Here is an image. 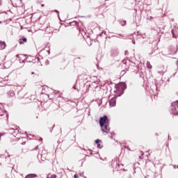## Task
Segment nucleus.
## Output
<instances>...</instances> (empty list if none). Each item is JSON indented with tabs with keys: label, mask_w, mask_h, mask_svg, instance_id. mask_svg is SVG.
<instances>
[{
	"label": "nucleus",
	"mask_w": 178,
	"mask_h": 178,
	"mask_svg": "<svg viewBox=\"0 0 178 178\" xmlns=\"http://www.w3.org/2000/svg\"><path fill=\"white\" fill-rule=\"evenodd\" d=\"M22 145H26V142H23V143H22Z\"/></svg>",
	"instance_id": "obj_22"
},
{
	"label": "nucleus",
	"mask_w": 178,
	"mask_h": 178,
	"mask_svg": "<svg viewBox=\"0 0 178 178\" xmlns=\"http://www.w3.org/2000/svg\"><path fill=\"white\" fill-rule=\"evenodd\" d=\"M5 48H6V43L5 42H0V51L5 49Z\"/></svg>",
	"instance_id": "obj_7"
},
{
	"label": "nucleus",
	"mask_w": 178,
	"mask_h": 178,
	"mask_svg": "<svg viewBox=\"0 0 178 178\" xmlns=\"http://www.w3.org/2000/svg\"><path fill=\"white\" fill-rule=\"evenodd\" d=\"M72 88H73L74 90H76L77 92H79V89H77V88H76V86H74L72 87Z\"/></svg>",
	"instance_id": "obj_14"
},
{
	"label": "nucleus",
	"mask_w": 178,
	"mask_h": 178,
	"mask_svg": "<svg viewBox=\"0 0 178 178\" xmlns=\"http://www.w3.org/2000/svg\"><path fill=\"white\" fill-rule=\"evenodd\" d=\"M54 12H56V13H59V11H58V10H55Z\"/></svg>",
	"instance_id": "obj_24"
},
{
	"label": "nucleus",
	"mask_w": 178,
	"mask_h": 178,
	"mask_svg": "<svg viewBox=\"0 0 178 178\" xmlns=\"http://www.w3.org/2000/svg\"><path fill=\"white\" fill-rule=\"evenodd\" d=\"M120 95H117V97H120Z\"/></svg>",
	"instance_id": "obj_31"
},
{
	"label": "nucleus",
	"mask_w": 178,
	"mask_h": 178,
	"mask_svg": "<svg viewBox=\"0 0 178 178\" xmlns=\"http://www.w3.org/2000/svg\"><path fill=\"white\" fill-rule=\"evenodd\" d=\"M109 105L112 107L116 105V97H114L109 101Z\"/></svg>",
	"instance_id": "obj_5"
},
{
	"label": "nucleus",
	"mask_w": 178,
	"mask_h": 178,
	"mask_svg": "<svg viewBox=\"0 0 178 178\" xmlns=\"http://www.w3.org/2000/svg\"><path fill=\"white\" fill-rule=\"evenodd\" d=\"M122 73L123 74H124V71H122Z\"/></svg>",
	"instance_id": "obj_29"
},
{
	"label": "nucleus",
	"mask_w": 178,
	"mask_h": 178,
	"mask_svg": "<svg viewBox=\"0 0 178 178\" xmlns=\"http://www.w3.org/2000/svg\"><path fill=\"white\" fill-rule=\"evenodd\" d=\"M121 26H126V21H122L121 22Z\"/></svg>",
	"instance_id": "obj_12"
},
{
	"label": "nucleus",
	"mask_w": 178,
	"mask_h": 178,
	"mask_svg": "<svg viewBox=\"0 0 178 178\" xmlns=\"http://www.w3.org/2000/svg\"><path fill=\"white\" fill-rule=\"evenodd\" d=\"M152 88H155V91H157L158 88H156V85L152 86Z\"/></svg>",
	"instance_id": "obj_17"
},
{
	"label": "nucleus",
	"mask_w": 178,
	"mask_h": 178,
	"mask_svg": "<svg viewBox=\"0 0 178 178\" xmlns=\"http://www.w3.org/2000/svg\"><path fill=\"white\" fill-rule=\"evenodd\" d=\"M94 84H97V82H94Z\"/></svg>",
	"instance_id": "obj_37"
},
{
	"label": "nucleus",
	"mask_w": 178,
	"mask_h": 178,
	"mask_svg": "<svg viewBox=\"0 0 178 178\" xmlns=\"http://www.w3.org/2000/svg\"><path fill=\"white\" fill-rule=\"evenodd\" d=\"M118 166H123V164H119Z\"/></svg>",
	"instance_id": "obj_26"
},
{
	"label": "nucleus",
	"mask_w": 178,
	"mask_h": 178,
	"mask_svg": "<svg viewBox=\"0 0 178 178\" xmlns=\"http://www.w3.org/2000/svg\"><path fill=\"white\" fill-rule=\"evenodd\" d=\"M125 54H127V51H125Z\"/></svg>",
	"instance_id": "obj_38"
},
{
	"label": "nucleus",
	"mask_w": 178,
	"mask_h": 178,
	"mask_svg": "<svg viewBox=\"0 0 178 178\" xmlns=\"http://www.w3.org/2000/svg\"><path fill=\"white\" fill-rule=\"evenodd\" d=\"M8 97H15V91L10 90V91L8 92Z\"/></svg>",
	"instance_id": "obj_8"
},
{
	"label": "nucleus",
	"mask_w": 178,
	"mask_h": 178,
	"mask_svg": "<svg viewBox=\"0 0 178 178\" xmlns=\"http://www.w3.org/2000/svg\"><path fill=\"white\" fill-rule=\"evenodd\" d=\"M90 155H92V153H90Z\"/></svg>",
	"instance_id": "obj_40"
},
{
	"label": "nucleus",
	"mask_w": 178,
	"mask_h": 178,
	"mask_svg": "<svg viewBox=\"0 0 178 178\" xmlns=\"http://www.w3.org/2000/svg\"><path fill=\"white\" fill-rule=\"evenodd\" d=\"M56 177H57L56 175H52L50 177V178H56Z\"/></svg>",
	"instance_id": "obj_16"
},
{
	"label": "nucleus",
	"mask_w": 178,
	"mask_h": 178,
	"mask_svg": "<svg viewBox=\"0 0 178 178\" xmlns=\"http://www.w3.org/2000/svg\"><path fill=\"white\" fill-rule=\"evenodd\" d=\"M2 5V0H0V6Z\"/></svg>",
	"instance_id": "obj_23"
},
{
	"label": "nucleus",
	"mask_w": 178,
	"mask_h": 178,
	"mask_svg": "<svg viewBox=\"0 0 178 178\" xmlns=\"http://www.w3.org/2000/svg\"><path fill=\"white\" fill-rule=\"evenodd\" d=\"M149 19H154V17H149Z\"/></svg>",
	"instance_id": "obj_27"
},
{
	"label": "nucleus",
	"mask_w": 178,
	"mask_h": 178,
	"mask_svg": "<svg viewBox=\"0 0 178 178\" xmlns=\"http://www.w3.org/2000/svg\"><path fill=\"white\" fill-rule=\"evenodd\" d=\"M8 158H10V155H8Z\"/></svg>",
	"instance_id": "obj_34"
},
{
	"label": "nucleus",
	"mask_w": 178,
	"mask_h": 178,
	"mask_svg": "<svg viewBox=\"0 0 178 178\" xmlns=\"http://www.w3.org/2000/svg\"><path fill=\"white\" fill-rule=\"evenodd\" d=\"M22 41L24 42H27V38H23L22 39Z\"/></svg>",
	"instance_id": "obj_18"
},
{
	"label": "nucleus",
	"mask_w": 178,
	"mask_h": 178,
	"mask_svg": "<svg viewBox=\"0 0 178 178\" xmlns=\"http://www.w3.org/2000/svg\"><path fill=\"white\" fill-rule=\"evenodd\" d=\"M142 37H143V38H145V37H144V36H143V35H142Z\"/></svg>",
	"instance_id": "obj_35"
},
{
	"label": "nucleus",
	"mask_w": 178,
	"mask_h": 178,
	"mask_svg": "<svg viewBox=\"0 0 178 178\" xmlns=\"http://www.w3.org/2000/svg\"><path fill=\"white\" fill-rule=\"evenodd\" d=\"M40 141H42V138H40Z\"/></svg>",
	"instance_id": "obj_30"
},
{
	"label": "nucleus",
	"mask_w": 178,
	"mask_h": 178,
	"mask_svg": "<svg viewBox=\"0 0 178 178\" xmlns=\"http://www.w3.org/2000/svg\"><path fill=\"white\" fill-rule=\"evenodd\" d=\"M35 149H38V146H36Z\"/></svg>",
	"instance_id": "obj_28"
},
{
	"label": "nucleus",
	"mask_w": 178,
	"mask_h": 178,
	"mask_svg": "<svg viewBox=\"0 0 178 178\" xmlns=\"http://www.w3.org/2000/svg\"><path fill=\"white\" fill-rule=\"evenodd\" d=\"M19 42L20 45H22V44H24V42H22V40H20Z\"/></svg>",
	"instance_id": "obj_20"
},
{
	"label": "nucleus",
	"mask_w": 178,
	"mask_h": 178,
	"mask_svg": "<svg viewBox=\"0 0 178 178\" xmlns=\"http://www.w3.org/2000/svg\"><path fill=\"white\" fill-rule=\"evenodd\" d=\"M47 178H49V175L47 176Z\"/></svg>",
	"instance_id": "obj_39"
},
{
	"label": "nucleus",
	"mask_w": 178,
	"mask_h": 178,
	"mask_svg": "<svg viewBox=\"0 0 178 178\" xmlns=\"http://www.w3.org/2000/svg\"><path fill=\"white\" fill-rule=\"evenodd\" d=\"M97 148H102V145L99 143L97 144Z\"/></svg>",
	"instance_id": "obj_15"
},
{
	"label": "nucleus",
	"mask_w": 178,
	"mask_h": 178,
	"mask_svg": "<svg viewBox=\"0 0 178 178\" xmlns=\"http://www.w3.org/2000/svg\"><path fill=\"white\" fill-rule=\"evenodd\" d=\"M41 6H42V8H44V6H45V5L42 4Z\"/></svg>",
	"instance_id": "obj_25"
},
{
	"label": "nucleus",
	"mask_w": 178,
	"mask_h": 178,
	"mask_svg": "<svg viewBox=\"0 0 178 178\" xmlns=\"http://www.w3.org/2000/svg\"><path fill=\"white\" fill-rule=\"evenodd\" d=\"M115 88H116V90H114V92H118V91H119V90H120V86H119V85H117L116 86H115Z\"/></svg>",
	"instance_id": "obj_11"
},
{
	"label": "nucleus",
	"mask_w": 178,
	"mask_h": 178,
	"mask_svg": "<svg viewBox=\"0 0 178 178\" xmlns=\"http://www.w3.org/2000/svg\"><path fill=\"white\" fill-rule=\"evenodd\" d=\"M25 56L26 55H21V56H19V54L16 55V58H19V63H24L26 59L24 60H22V59H23V58H25Z\"/></svg>",
	"instance_id": "obj_6"
},
{
	"label": "nucleus",
	"mask_w": 178,
	"mask_h": 178,
	"mask_svg": "<svg viewBox=\"0 0 178 178\" xmlns=\"http://www.w3.org/2000/svg\"><path fill=\"white\" fill-rule=\"evenodd\" d=\"M95 143H96V144H99V143H101V140L97 139V140H95Z\"/></svg>",
	"instance_id": "obj_13"
},
{
	"label": "nucleus",
	"mask_w": 178,
	"mask_h": 178,
	"mask_svg": "<svg viewBox=\"0 0 178 178\" xmlns=\"http://www.w3.org/2000/svg\"><path fill=\"white\" fill-rule=\"evenodd\" d=\"M102 89L104 90V91L105 90H106V94H107L108 91H111V85H109L108 83H104L102 86Z\"/></svg>",
	"instance_id": "obj_4"
},
{
	"label": "nucleus",
	"mask_w": 178,
	"mask_h": 178,
	"mask_svg": "<svg viewBox=\"0 0 178 178\" xmlns=\"http://www.w3.org/2000/svg\"><path fill=\"white\" fill-rule=\"evenodd\" d=\"M119 35H121V37H123V35H120V34Z\"/></svg>",
	"instance_id": "obj_33"
},
{
	"label": "nucleus",
	"mask_w": 178,
	"mask_h": 178,
	"mask_svg": "<svg viewBox=\"0 0 178 178\" xmlns=\"http://www.w3.org/2000/svg\"><path fill=\"white\" fill-rule=\"evenodd\" d=\"M74 178H79V175H74Z\"/></svg>",
	"instance_id": "obj_21"
},
{
	"label": "nucleus",
	"mask_w": 178,
	"mask_h": 178,
	"mask_svg": "<svg viewBox=\"0 0 178 178\" xmlns=\"http://www.w3.org/2000/svg\"><path fill=\"white\" fill-rule=\"evenodd\" d=\"M99 124L102 127L103 133H109V120H108V116L104 115L99 120Z\"/></svg>",
	"instance_id": "obj_1"
},
{
	"label": "nucleus",
	"mask_w": 178,
	"mask_h": 178,
	"mask_svg": "<svg viewBox=\"0 0 178 178\" xmlns=\"http://www.w3.org/2000/svg\"><path fill=\"white\" fill-rule=\"evenodd\" d=\"M37 177V175L35 174H29L25 178H34Z\"/></svg>",
	"instance_id": "obj_9"
},
{
	"label": "nucleus",
	"mask_w": 178,
	"mask_h": 178,
	"mask_svg": "<svg viewBox=\"0 0 178 178\" xmlns=\"http://www.w3.org/2000/svg\"><path fill=\"white\" fill-rule=\"evenodd\" d=\"M2 24V22L1 21H0V24Z\"/></svg>",
	"instance_id": "obj_32"
},
{
	"label": "nucleus",
	"mask_w": 178,
	"mask_h": 178,
	"mask_svg": "<svg viewBox=\"0 0 178 178\" xmlns=\"http://www.w3.org/2000/svg\"><path fill=\"white\" fill-rule=\"evenodd\" d=\"M132 43L136 45V40H132Z\"/></svg>",
	"instance_id": "obj_19"
},
{
	"label": "nucleus",
	"mask_w": 178,
	"mask_h": 178,
	"mask_svg": "<svg viewBox=\"0 0 178 178\" xmlns=\"http://www.w3.org/2000/svg\"><path fill=\"white\" fill-rule=\"evenodd\" d=\"M31 74H34V72H31Z\"/></svg>",
	"instance_id": "obj_36"
},
{
	"label": "nucleus",
	"mask_w": 178,
	"mask_h": 178,
	"mask_svg": "<svg viewBox=\"0 0 178 178\" xmlns=\"http://www.w3.org/2000/svg\"><path fill=\"white\" fill-rule=\"evenodd\" d=\"M171 113L173 115H178V101L172 103Z\"/></svg>",
	"instance_id": "obj_2"
},
{
	"label": "nucleus",
	"mask_w": 178,
	"mask_h": 178,
	"mask_svg": "<svg viewBox=\"0 0 178 178\" xmlns=\"http://www.w3.org/2000/svg\"><path fill=\"white\" fill-rule=\"evenodd\" d=\"M10 130H13V129H10Z\"/></svg>",
	"instance_id": "obj_41"
},
{
	"label": "nucleus",
	"mask_w": 178,
	"mask_h": 178,
	"mask_svg": "<svg viewBox=\"0 0 178 178\" xmlns=\"http://www.w3.org/2000/svg\"><path fill=\"white\" fill-rule=\"evenodd\" d=\"M147 69H152V65H151V63H149V61L147 62Z\"/></svg>",
	"instance_id": "obj_10"
},
{
	"label": "nucleus",
	"mask_w": 178,
	"mask_h": 178,
	"mask_svg": "<svg viewBox=\"0 0 178 178\" xmlns=\"http://www.w3.org/2000/svg\"><path fill=\"white\" fill-rule=\"evenodd\" d=\"M172 34L174 38H177L178 37V27H175L172 30Z\"/></svg>",
	"instance_id": "obj_3"
}]
</instances>
